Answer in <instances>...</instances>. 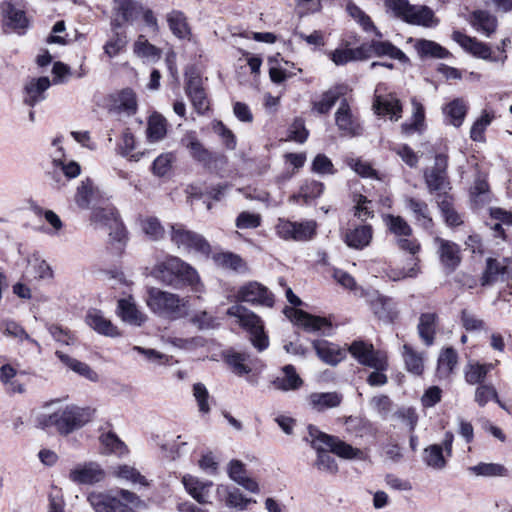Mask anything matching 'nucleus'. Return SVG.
Masks as SVG:
<instances>
[{"mask_svg":"<svg viewBox=\"0 0 512 512\" xmlns=\"http://www.w3.org/2000/svg\"><path fill=\"white\" fill-rule=\"evenodd\" d=\"M313 348L317 356L325 363L336 366L346 358V350L340 348L337 344L324 339L314 340Z\"/></svg>","mask_w":512,"mask_h":512,"instance_id":"dca6fc26","label":"nucleus"},{"mask_svg":"<svg viewBox=\"0 0 512 512\" xmlns=\"http://www.w3.org/2000/svg\"><path fill=\"white\" fill-rule=\"evenodd\" d=\"M171 241L186 251H195L202 254L210 253V245L200 234L186 229L182 224L171 225Z\"/></svg>","mask_w":512,"mask_h":512,"instance_id":"9d476101","label":"nucleus"},{"mask_svg":"<svg viewBox=\"0 0 512 512\" xmlns=\"http://www.w3.org/2000/svg\"><path fill=\"white\" fill-rule=\"evenodd\" d=\"M221 491L227 492L226 505L230 507H235L239 509H245L250 502L251 499L244 497V495L239 491V489L227 490L223 486H219L217 488V492L221 493Z\"/></svg>","mask_w":512,"mask_h":512,"instance_id":"338daca9","label":"nucleus"},{"mask_svg":"<svg viewBox=\"0 0 512 512\" xmlns=\"http://www.w3.org/2000/svg\"><path fill=\"white\" fill-rule=\"evenodd\" d=\"M373 109L377 115H388L393 121H398L401 118V103L399 99L393 95H375Z\"/></svg>","mask_w":512,"mask_h":512,"instance_id":"5701e85b","label":"nucleus"},{"mask_svg":"<svg viewBox=\"0 0 512 512\" xmlns=\"http://www.w3.org/2000/svg\"><path fill=\"white\" fill-rule=\"evenodd\" d=\"M69 478L77 484L91 485L102 481L104 472L97 463L90 462L72 469Z\"/></svg>","mask_w":512,"mask_h":512,"instance_id":"f3484780","label":"nucleus"},{"mask_svg":"<svg viewBox=\"0 0 512 512\" xmlns=\"http://www.w3.org/2000/svg\"><path fill=\"white\" fill-rule=\"evenodd\" d=\"M282 372L283 376H278L271 382L276 390L287 392L297 390L302 386L303 380L297 374L293 365H285L282 368Z\"/></svg>","mask_w":512,"mask_h":512,"instance_id":"7c9ffc66","label":"nucleus"},{"mask_svg":"<svg viewBox=\"0 0 512 512\" xmlns=\"http://www.w3.org/2000/svg\"><path fill=\"white\" fill-rule=\"evenodd\" d=\"M153 275L162 283L178 287L181 283L196 286L199 277L194 268L178 257H168L153 269Z\"/></svg>","mask_w":512,"mask_h":512,"instance_id":"20e7f679","label":"nucleus"},{"mask_svg":"<svg viewBox=\"0 0 512 512\" xmlns=\"http://www.w3.org/2000/svg\"><path fill=\"white\" fill-rule=\"evenodd\" d=\"M473 26L485 36H491L497 29V18L482 10L473 12Z\"/></svg>","mask_w":512,"mask_h":512,"instance_id":"ea45409f","label":"nucleus"},{"mask_svg":"<svg viewBox=\"0 0 512 512\" xmlns=\"http://www.w3.org/2000/svg\"><path fill=\"white\" fill-rule=\"evenodd\" d=\"M335 122L343 135L355 136L361 132V127L357 120L353 117L346 99H343L340 102V105L335 113Z\"/></svg>","mask_w":512,"mask_h":512,"instance_id":"6ab92c4d","label":"nucleus"},{"mask_svg":"<svg viewBox=\"0 0 512 512\" xmlns=\"http://www.w3.org/2000/svg\"><path fill=\"white\" fill-rule=\"evenodd\" d=\"M437 326L438 315L436 313L428 312L420 315L417 331L420 339L426 346L433 345Z\"/></svg>","mask_w":512,"mask_h":512,"instance_id":"2f4dec72","label":"nucleus"},{"mask_svg":"<svg viewBox=\"0 0 512 512\" xmlns=\"http://www.w3.org/2000/svg\"><path fill=\"white\" fill-rule=\"evenodd\" d=\"M458 362V354L457 352L452 348H446L443 350V352L440 354L438 358V373L442 377L448 376L455 368L456 364Z\"/></svg>","mask_w":512,"mask_h":512,"instance_id":"3c124183","label":"nucleus"},{"mask_svg":"<svg viewBox=\"0 0 512 512\" xmlns=\"http://www.w3.org/2000/svg\"><path fill=\"white\" fill-rule=\"evenodd\" d=\"M119 219L116 209L112 206L94 208L91 214V221L100 227L109 228Z\"/></svg>","mask_w":512,"mask_h":512,"instance_id":"49530a36","label":"nucleus"},{"mask_svg":"<svg viewBox=\"0 0 512 512\" xmlns=\"http://www.w3.org/2000/svg\"><path fill=\"white\" fill-rule=\"evenodd\" d=\"M0 331L4 336L18 340L19 342L28 341L39 347V343L31 338L25 329L14 320L4 319L0 322Z\"/></svg>","mask_w":512,"mask_h":512,"instance_id":"58836bf2","label":"nucleus"},{"mask_svg":"<svg viewBox=\"0 0 512 512\" xmlns=\"http://www.w3.org/2000/svg\"><path fill=\"white\" fill-rule=\"evenodd\" d=\"M470 470L478 475L485 477H495V476H506L507 469L498 463H479L470 468Z\"/></svg>","mask_w":512,"mask_h":512,"instance_id":"e2e57ef3","label":"nucleus"},{"mask_svg":"<svg viewBox=\"0 0 512 512\" xmlns=\"http://www.w3.org/2000/svg\"><path fill=\"white\" fill-rule=\"evenodd\" d=\"M413 105V114H412V120L410 123H403L402 124V130L406 134H411L416 131H421L424 126V107L421 103L417 101L412 102Z\"/></svg>","mask_w":512,"mask_h":512,"instance_id":"864d4df0","label":"nucleus"},{"mask_svg":"<svg viewBox=\"0 0 512 512\" xmlns=\"http://www.w3.org/2000/svg\"><path fill=\"white\" fill-rule=\"evenodd\" d=\"M375 313L379 318L392 320L396 317L394 303L390 298L380 297L374 303Z\"/></svg>","mask_w":512,"mask_h":512,"instance_id":"774afa93","label":"nucleus"},{"mask_svg":"<svg viewBox=\"0 0 512 512\" xmlns=\"http://www.w3.org/2000/svg\"><path fill=\"white\" fill-rule=\"evenodd\" d=\"M309 406L318 412L340 405L342 396L337 392H314L308 398Z\"/></svg>","mask_w":512,"mask_h":512,"instance_id":"473e14b6","label":"nucleus"},{"mask_svg":"<svg viewBox=\"0 0 512 512\" xmlns=\"http://www.w3.org/2000/svg\"><path fill=\"white\" fill-rule=\"evenodd\" d=\"M366 47L362 45L356 49H336L330 56L336 65H344L353 60H361L369 57L365 53Z\"/></svg>","mask_w":512,"mask_h":512,"instance_id":"37998d69","label":"nucleus"},{"mask_svg":"<svg viewBox=\"0 0 512 512\" xmlns=\"http://www.w3.org/2000/svg\"><path fill=\"white\" fill-rule=\"evenodd\" d=\"M51 81L48 77L32 78L24 86V104L34 107L45 100V92L50 87Z\"/></svg>","mask_w":512,"mask_h":512,"instance_id":"aec40b11","label":"nucleus"},{"mask_svg":"<svg viewBox=\"0 0 512 512\" xmlns=\"http://www.w3.org/2000/svg\"><path fill=\"white\" fill-rule=\"evenodd\" d=\"M108 101L110 113L132 116L137 111V97L131 88H124L111 94Z\"/></svg>","mask_w":512,"mask_h":512,"instance_id":"2eb2a0df","label":"nucleus"},{"mask_svg":"<svg viewBox=\"0 0 512 512\" xmlns=\"http://www.w3.org/2000/svg\"><path fill=\"white\" fill-rule=\"evenodd\" d=\"M419 262V257H410L408 259V267H403L401 269L391 268L387 271V276L392 281H400L406 278H416L421 272Z\"/></svg>","mask_w":512,"mask_h":512,"instance_id":"c03bdc74","label":"nucleus"},{"mask_svg":"<svg viewBox=\"0 0 512 512\" xmlns=\"http://www.w3.org/2000/svg\"><path fill=\"white\" fill-rule=\"evenodd\" d=\"M166 134L165 120L160 116H152L147 127V137L151 142L162 139Z\"/></svg>","mask_w":512,"mask_h":512,"instance_id":"0e129e2a","label":"nucleus"},{"mask_svg":"<svg viewBox=\"0 0 512 512\" xmlns=\"http://www.w3.org/2000/svg\"><path fill=\"white\" fill-rule=\"evenodd\" d=\"M167 23L173 33L179 39H189L191 29L183 12L173 10L167 14Z\"/></svg>","mask_w":512,"mask_h":512,"instance_id":"e433bc0d","label":"nucleus"},{"mask_svg":"<svg viewBox=\"0 0 512 512\" xmlns=\"http://www.w3.org/2000/svg\"><path fill=\"white\" fill-rule=\"evenodd\" d=\"M135 149V138L129 129H126L121 138V142L118 145L119 153L123 157H127L132 161H138L143 153H135L132 154V151Z\"/></svg>","mask_w":512,"mask_h":512,"instance_id":"052dcab7","label":"nucleus"},{"mask_svg":"<svg viewBox=\"0 0 512 512\" xmlns=\"http://www.w3.org/2000/svg\"><path fill=\"white\" fill-rule=\"evenodd\" d=\"M134 52L142 58L157 60L160 58L161 51L156 46L150 44L148 40L140 35L134 44Z\"/></svg>","mask_w":512,"mask_h":512,"instance_id":"13d9d810","label":"nucleus"},{"mask_svg":"<svg viewBox=\"0 0 512 512\" xmlns=\"http://www.w3.org/2000/svg\"><path fill=\"white\" fill-rule=\"evenodd\" d=\"M87 501L95 512H134L146 506L140 497L126 489L113 491H92Z\"/></svg>","mask_w":512,"mask_h":512,"instance_id":"7ed1b4c3","label":"nucleus"},{"mask_svg":"<svg viewBox=\"0 0 512 512\" xmlns=\"http://www.w3.org/2000/svg\"><path fill=\"white\" fill-rule=\"evenodd\" d=\"M452 39L474 56L484 60L491 59L492 52L490 47L476 38L467 36L460 31H454Z\"/></svg>","mask_w":512,"mask_h":512,"instance_id":"b1692460","label":"nucleus"},{"mask_svg":"<svg viewBox=\"0 0 512 512\" xmlns=\"http://www.w3.org/2000/svg\"><path fill=\"white\" fill-rule=\"evenodd\" d=\"M435 243L438 245V255L441 264L449 271L453 272L461 262L459 246L449 240L440 237L435 238Z\"/></svg>","mask_w":512,"mask_h":512,"instance_id":"a211bd4d","label":"nucleus"},{"mask_svg":"<svg viewBox=\"0 0 512 512\" xmlns=\"http://www.w3.org/2000/svg\"><path fill=\"white\" fill-rule=\"evenodd\" d=\"M247 355L238 352H229L225 356L226 363L233 369V372L239 376L251 372V368L245 364Z\"/></svg>","mask_w":512,"mask_h":512,"instance_id":"680f3d73","label":"nucleus"},{"mask_svg":"<svg viewBox=\"0 0 512 512\" xmlns=\"http://www.w3.org/2000/svg\"><path fill=\"white\" fill-rule=\"evenodd\" d=\"M277 235L286 241L306 242L316 234L317 223L314 220L292 222L280 218L275 227Z\"/></svg>","mask_w":512,"mask_h":512,"instance_id":"6e6552de","label":"nucleus"},{"mask_svg":"<svg viewBox=\"0 0 512 512\" xmlns=\"http://www.w3.org/2000/svg\"><path fill=\"white\" fill-rule=\"evenodd\" d=\"M403 358L406 369L414 374L421 375L424 370V360L422 353L415 351L408 344L403 345Z\"/></svg>","mask_w":512,"mask_h":512,"instance_id":"a18cd8bd","label":"nucleus"},{"mask_svg":"<svg viewBox=\"0 0 512 512\" xmlns=\"http://www.w3.org/2000/svg\"><path fill=\"white\" fill-rule=\"evenodd\" d=\"M386 7L405 22L431 27L437 24L434 12L425 5H411L408 0H385Z\"/></svg>","mask_w":512,"mask_h":512,"instance_id":"0eeeda50","label":"nucleus"},{"mask_svg":"<svg viewBox=\"0 0 512 512\" xmlns=\"http://www.w3.org/2000/svg\"><path fill=\"white\" fill-rule=\"evenodd\" d=\"M364 46L366 47L365 53L369 54V57L371 55L378 57L388 56L391 59L399 60L401 63L409 62L406 54L389 41L372 40L369 45Z\"/></svg>","mask_w":512,"mask_h":512,"instance_id":"393cba45","label":"nucleus"},{"mask_svg":"<svg viewBox=\"0 0 512 512\" xmlns=\"http://www.w3.org/2000/svg\"><path fill=\"white\" fill-rule=\"evenodd\" d=\"M182 483L186 491L199 503H209L210 490L213 486L211 481H201L192 475H184Z\"/></svg>","mask_w":512,"mask_h":512,"instance_id":"a878e982","label":"nucleus"},{"mask_svg":"<svg viewBox=\"0 0 512 512\" xmlns=\"http://www.w3.org/2000/svg\"><path fill=\"white\" fill-rule=\"evenodd\" d=\"M405 206L412 212L415 220L423 228L429 229L432 227L433 221L430 217L428 204L425 201L414 197H406Z\"/></svg>","mask_w":512,"mask_h":512,"instance_id":"c9c22d12","label":"nucleus"},{"mask_svg":"<svg viewBox=\"0 0 512 512\" xmlns=\"http://www.w3.org/2000/svg\"><path fill=\"white\" fill-rule=\"evenodd\" d=\"M1 12L4 23L7 27L18 31L25 30L28 26V19L22 9L15 7L11 2H3L1 4Z\"/></svg>","mask_w":512,"mask_h":512,"instance_id":"bb28decb","label":"nucleus"},{"mask_svg":"<svg viewBox=\"0 0 512 512\" xmlns=\"http://www.w3.org/2000/svg\"><path fill=\"white\" fill-rule=\"evenodd\" d=\"M93 197V183L90 179L81 181L77 187L75 194V202L81 209L90 208L91 199Z\"/></svg>","mask_w":512,"mask_h":512,"instance_id":"bf43d9fd","label":"nucleus"},{"mask_svg":"<svg viewBox=\"0 0 512 512\" xmlns=\"http://www.w3.org/2000/svg\"><path fill=\"white\" fill-rule=\"evenodd\" d=\"M52 169L46 173L54 187L65 186L63 177L67 180L77 178L81 174V166L74 160L66 161L65 158L54 156L51 161Z\"/></svg>","mask_w":512,"mask_h":512,"instance_id":"ddd939ff","label":"nucleus"},{"mask_svg":"<svg viewBox=\"0 0 512 512\" xmlns=\"http://www.w3.org/2000/svg\"><path fill=\"white\" fill-rule=\"evenodd\" d=\"M236 298L254 306L271 308L274 305V295L267 287L258 282H249L239 288Z\"/></svg>","mask_w":512,"mask_h":512,"instance_id":"f8f14e48","label":"nucleus"},{"mask_svg":"<svg viewBox=\"0 0 512 512\" xmlns=\"http://www.w3.org/2000/svg\"><path fill=\"white\" fill-rule=\"evenodd\" d=\"M117 313L124 322L134 326H141L147 319L146 315L138 309L132 297L118 301Z\"/></svg>","mask_w":512,"mask_h":512,"instance_id":"cd10ccee","label":"nucleus"},{"mask_svg":"<svg viewBox=\"0 0 512 512\" xmlns=\"http://www.w3.org/2000/svg\"><path fill=\"white\" fill-rule=\"evenodd\" d=\"M305 440L310 443L317 452L315 467L329 474H336L338 465L329 452L343 459H363V452L342 441L340 438L328 435L317 427L309 425Z\"/></svg>","mask_w":512,"mask_h":512,"instance_id":"f257e3e1","label":"nucleus"},{"mask_svg":"<svg viewBox=\"0 0 512 512\" xmlns=\"http://www.w3.org/2000/svg\"><path fill=\"white\" fill-rule=\"evenodd\" d=\"M324 184L315 180H306L300 187L297 194H293L289 201L298 203L300 200L304 204H310L320 197L324 192Z\"/></svg>","mask_w":512,"mask_h":512,"instance_id":"f704fd0d","label":"nucleus"},{"mask_svg":"<svg viewBox=\"0 0 512 512\" xmlns=\"http://www.w3.org/2000/svg\"><path fill=\"white\" fill-rule=\"evenodd\" d=\"M227 315L236 318V322L250 335L252 345L259 351L269 346L268 335L264 331L262 319L243 305L235 304L228 308Z\"/></svg>","mask_w":512,"mask_h":512,"instance_id":"39448f33","label":"nucleus"},{"mask_svg":"<svg viewBox=\"0 0 512 512\" xmlns=\"http://www.w3.org/2000/svg\"><path fill=\"white\" fill-rule=\"evenodd\" d=\"M350 354L361 364L374 370H387L386 353L375 350L373 345L362 340L353 341L348 347Z\"/></svg>","mask_w":512,"mask_h":512,"instance_id":"1a4fd4ad","label":"nucleus"},{"mask_svg":"<svg viewBox=\"0 0 512 512\" xmlns=\"http://www.w3.org/2000/svg\"><path fill=\"white\" fill-rule=\"evenodd\" d=\"M294 321L297 325L310 332H317L324 329H330V322L320 316L311 315L303 310H294Z\"/></svg>","mask_w":512,"mask_h":512,"instance_id":"72a5a7b5","label":"nucleus"},{"mask_svg":"<svg viewBox=\"0 0 512 512\" xmlns=\"http://www.w3.org/2000/svg\"><path fill=\"white\" fill-rule=\"evenodd\" d=\"M424 462L433 469H442L446 465L441 445L434 444L424 451Z\"/></svg>","mask_w":512,"mask_h":512,"instance_id":"4d7b16f0","label":"nucleus"},{"mask_svg":"<svg viewBox=\"0 0 512 512\" xmlns=\"http://www.w3.org/2000/svg\"><path fill=\"white\" fill-rule=\"evenodd\" d=\"M346 11L364 31H373L378 38H382V33L374 26L371 18L355 3L349 2L346 6Z\"/></svg>","mask_w":512,"mask_h":512,"instance_id":"79ce46f5","label":"nucleus"},{"mask_svg":"<svg viewBox=\"0 0 512 512\" xmlns=\"http://www.w3.org/2000/svg\"><path fill=\"white\" fill-rule=\"evenodd\" d=\"M114 474L117 478L130 482L133 485L149 486L146 477L132 466L120 465L115 469Z\"/></svg>","mask_w":512,"mask_h":512,"instance_id":"09e8293b","label":"nucleus"},{"mask_svg":"<svg viewBox=\"0 0 512 512\" xmlns=\"http://www.w3.org/2000/svg\"><path fill=\"white\" fill-rule=\"evenodd\" d=\"M115 2L117 4L118 13L125 22L134 21L143 11V6L132 0H115Z\"/></svg>","mask_w":512,"mask_h":512,"instance_id":"8fccbe9b","label":"nucleus"},{"mask_svg":"<svg viewBox=\"0 0 512 512\" xmlns=\"http://www.w3.org/2000/svg\"><path fill=\"white\" fill-rule=\"evenodd\" d=\"M385 222L390 232L399 238L409 237L412 234V228L401 216L387 215Z\"/></svg>","mask_w":512,"mask_h":512,"instance_id":"6e6d98bb","label":"nucleus"},{"mask_svg":"<svg viewBox=\"0 0 512 512\" xmlns=\"http://www.w3.org/2000/svg\"><path fill=\"white\" fill-rule=\"evenodd\" d=\"M86 323L97 333L115 337L118 336L117 327L112 324V322L107 319L102 311L98 309H91L88 311L86 315Z\"/></svg>","mask_w":512,"mask_h":512,"instance_id":"c756f323","label":"nucleus"},{"mask_svg":"<svg viewBox=\"0 0 512 512\" xmlns=\"http://www.w3.org/2000/svg\"><path fill=\"white\" fill-rule=\"evenodd\" d=\"M373 238V229L371 225L363 224L349 229L345 234V243L354 249H363L367 247Z\"/></svg>","mask_w":512,"mask_h":512,"instance_id":"c85d7f7f","label":"nucleus"},{"mask_svg":"<svg viewBox=\"0 0 512 512\" xmlns=\"http://www.w3.org/2000/svg\"><path fill=\"white\" fill-rule=\"evenodd\" d=\"M185 91L197 113L204 114L209 109V101L201 86V79L199 77H189Z\"/></svg>","mask_w":512,"mask_h":512,"instance_id":"4be33fe9","label":"nucleus"},{"mask_svg":"<svg viewBox=\"0 0 512 512\" xmlns=\"http://www.w3.org/2000/svg\"><path fill=\"white\" fill-rule=\"evenodd\" d=\"M55 355L64 365L80 376H83L93 382L98 380V374L93 371L88 364L74 359L61 351H56Z\"/></svg>","mask_w":512,"mask_h":512,"instance_id":"4c0bfd02","label":"nucleus"},{"mask_svg":"<svg viewBox=\"0 0 512 512\" xmlns=\"http://www.w3.org/2000/svg\"><path fill=\"white\" fill-rule=\"evenodd\" d=\"M341 94L342 91L339 87L329 89L322 94L320 100L313 102V109L319 114L328 113L335 105Z\"/></svg>","mask_w":512,"mask_h":512,"instance_id":"603ef678","label":"nucleus"},{"mask_svg":"<svg viewBox=\"0 0 512 512\" xmlns=\"http://www.w3.org/2000/svg\"><path fill=\"white\" fill-rule=\"evenodd\" d=\"M447 166V157L438 154L435 157L434 166L425 170L424 180L430 193L444 191L449 187Z\"/></svg>","mask_w":512,"mask_h":512,"instance_id":"4468645a","label":"nucleus"},{"mask_svg":"<svg viewBox=\"0 0 512 512\" xmlns=\"http://www.w3.org/2000/svg\"><path fill=\"white\" fill-rule=\"evenodd\" d=\"M415 47L421 56L443 59L449 54L444 47L430 40H419Z\"/></svg>","mask_w":512,"mask_h":512,"instance_id":"5fc2aeb1","label":"nucleus"},{"mask_svg":"<svg viewBox=\"0 0 512 512\" xmlns=\"http://www.w3.org/2000/svg\"><path fill=\"white\" fill-rule=\"evenodd\" d=\"M146 303L154 313L160 316L178 319L186 314L187 301L185 299L159 288H149Z\"/></svg>","mask_w":512,"mask_h":512,"instance_id":"423d86ee","label":"nucleus"},{"mask_svg":"<svg viewBox=\"0 0 512 512\" xmlns=\"http://www.w3.org/2000/svg\"><path fill=\"white\" fill-rule=\"evenodd\" d=\"M486 376L484 368L478 362L468 363L465 367V381L470 385L483 384Z\"/></svg>","mask_w":512,"mask_h":512,"instance_id":"69168bd1","label":"nucleus"},{"mask_svg":"<svg viewBox=\"0 0 512 512\" xmlns=\"http://www.w3.org/2000/svg\"><path fill=\"white\" fill-rule=\"evenodd\" d=\"M180 143L183 147H185L189 151L190 156L194 160H196L204 165H209L212 162V160H213L212 153L204 147V145L198 139L195 132H193V131L187 132L181 138Z\"/></svg>","mask_w":512,"mask_h":512,"instance_id":"412c9836","label":"nucleus"},{"mask_svg":"<svg viewBox=\"0 0 512 512\" xmlns=\"http://www.w3.org/2000/svg\"><path fill=\"white\" fill-rule=\"evenodd\" d=\"M461 326L469 333L487 331L486 322L479 318L473 311L463 309L460 312Z\"/></svg>","mask_w":512,"mask_h":512,"instance_id":"de8ad7c7","label":"nucleus"},{"mask_svg":"<svg viewBox=\"0 0 512 512\" xmlns=\"http://www.w3.org/2000/svg\"><path fill=\"white\" fill-rule=\"evenodd\" d=\"M92 414L90 408L65 405L40 414L37 423L43 429L54 427L60 434L68 435L89 422Z\"/></svg>","mask_w":512,"mask_h":512,"instance_id":"f03ea898","label":"nucleus"},{"mask_svg":"<svg viewBox=\"0 0 512 512\" xmlns=\"http://www.w3.org/2000/svg\"><path fill=\"white\" fill-rule=\"evenodd\" d=\"M512 279V257L486 259V267L481 276V285L490 286L498 280L508 281Z\"/></svg>","mask_w":512,"mask_h":512,"instance_id":"9b49d317","label":"nucleus"},{"mask_svg":"<svg viewBox=\"0 0 512 512\" xmlns=\"http://www.w3.org/2000/svg\"><path fill=\"white\" fill-rule=\"evenodd\" d=\"M445 117L449 123L455 127H460L467 113V107L463 100L454 99L443 109Z\"/></svg>","mask_w":512,"mask_h":512,"instance_id":"a19ab883","label":"nucleus"}]
</instances>
